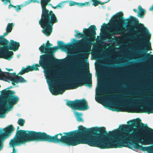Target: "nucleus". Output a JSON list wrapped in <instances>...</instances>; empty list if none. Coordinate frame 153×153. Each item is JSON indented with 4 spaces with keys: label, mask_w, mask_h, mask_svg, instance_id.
<instances>
[{
    "label": "nucleus",
    "mask_w": 153,
    "mask_h": 153,
    "mask_svg": "<svg viewBox=\"0 0 153 153\" xmlns=\"http://www.w3.org/2000/svg\"><path fill=\"white\" fill-rule=\"evenodd\" d=\"M141 121L137 119L130 121L131 125H120L117 136L115 129V148L126 146L131 141L135 149L153 153V146L143 147L138 144L147 145L153 143V129L144 126Z\"/></svg>",
    "instance_id": "1"
},
{
    "label": "nucleus",
    "mask_w": 153,
    "mask_h": 153,
    "mask_svg": "<svg viewBox=\"0 0 153 153\" xmlns=\"http://www.w3.org/2000/svg\"><path fill=\"white\" fill-rule=\"evenodd\" d=\"M18 126L16 134L11 140L10 144L12 146L20 145L25 143L33 141H46L56 143H61L68 146L78 145V130L60 133L52 136L45 132L19 130Z\"/></svg>",
    "instance_id": "2"
},
{
    "label": "nucleus",
    "mask_w": 153,
    "mask_h": 153,
    "mask_svg": "<svg viewBox=\"0 0 153 153\" xmlns=\"http://www.w3.org/2000/svg\"><path fill=\"white\" fill-rule=\"evenodd\" d=\"M137 19L131 16L130 18L124 19L122 12L115 14V35L124 36H116L115 38H151V34L147 27Z\"/></svg>",
    "instance_id": "3"
},
{
    "label": "nucleus",
    "mask_w": 153,
    "mask_h": 153,
    "mask_svg": "<svg viewBox=\"0 0 153 153\" xmlns=\"http://www.w3.org/2000/svg\"><path fill=\"white\" fill-rule=\"evenodd\" d=\"M112 42V71H108L106 73L105 88L102 93L105 94L101 97H96L95 100L107 108L115 111V39H82Z\"/></svg>",
    "instance_id": "4"
},
{
    "label": "nucleus",
    "mask_w": 153,
    "mask_h": 153,
    "mask_svg": "<svg viewBox=\"0 0 153 153\" xmlns=\"http://www.w3.org/2000/svg\"><path fill=\"white\" fill-rule=\"evenodd\" d=\"M79 63V67L75 69L76 70V72H73L74 75H79V76L70 82L72 84L71 85L67 84L63 85V83L61 82H58L55 89L50 90L53 95H56L59 94H62L65 90L76 89L78 87L83 85L87 86L89 88L92 87V74L90 73L88 62L87 63L88 70L86 72L83 70V68L82 67L83 63L80 61Z\"/></svg>",
    "instance_id": "5"
},
{
    "label": "nucleus",
    "mask_w": 153,
    "mask_h": 153,
    "mask_svg": "<svg viewBox=\"0 0 153 153\" xmlns=\"http://www.w3.org/2000/svg\"><path fill=\"white\" fill-rule=\"evenodd\" d=\"M97 30L95 25H91L88 28H84L82 33L75 30L74 36L76 38H115V15L112 16L108 23L102 24L100 35L96 38Z\"/></svg>",
    "instance_id": "6"
},
{
    "label": "nucleus",
    "mask_w": 153,
    "mask_h": 153,
    "mask_svg": "<svg viewBox=\"0 0 153 153\" xmlns=\"http://www.w3.org/2000/svg\"><path fill=\"white\" fill-rule=\"evenodd\" d=\"M51 0H41L42 13L39 24L43 29L42 32L47 36H49L53 31L54 24L58 22V19L53 12L49 10L46 7Z\"/></svg>",
    "instance_id": "7"
},
{
    "label": "nucleus",
    "mask_w": 153,
    "mask_h": 153,
    "mask_svg": "<svg viewBox=\"0 0 153 153\" xmlns=\"http://www.w3.org/2000/svg\"><path fill=\"white\" fill-rule=\"evenodd\" d=\"M59 47L56 46L53 47H50L52 45L50 43H48L45 45H42L39 48V50L41 53H45L43 58L45 62V66L48 68L52 65L56 64H60L63 62V59H56L54 56L53 53L59 48L65 50H68L73 47L71 44H65L62 42H60L58 44Z\"/></svg>",
    "instance_id": "8"
},
{
    "label": "nucleus",
    "mask_w": 153,
    "mask_h": 153,
    "mask_svg": "<svg viewBox=\"0 0 153 153\" xmlns=\"http://www.w3.org/2000/svg\"><path fill=\"white\" fill-rule=\"evenodd\" d=\"M1 92L2 95L4 99L5 102L4 103L0 104V118L4 117V112L5 110L7 108V107H5L6 105H7V103H9V106L12 107L13 105L17 103L19 100V98L18 97L13 95L15 94L14 91L4 90Z\"/></svg>",
    "instance_id": "9"
},
{
    "label": "nucleus",
    "mask_w": 153,
    "mask_h": 153,
    "mask_svg": "<svg viewBox=\"0 0 153 153\" xmlns=\"http://www.w3.org/2000/svg\"><path fill=\"white\" fill-rule=\"evenodd\" d=\"M43 56V55L40 56V59L39 61V64H36L34 65H32V66L28 65L26 68L23 67L18 74L23 75L29 71L39 70L38 67L41 66L42 68L45 69L44 71L45 74L47 75L50 78H52L53 70L52 68H47V67L45 65L46 64L45 63V62L44 59L43 58L44 57Z\"/></svg>",
    "instance_id": "10"
},
{
    "label": "nucleus",
    "mask_w": 153,
    "mask_h": 153,
    "mask_svg": "<svg viewBox=\"0 0 153 153\" xmlns=\"http://www.w3.org/2000/svg\"><path fill=\"white\" fill-rule=\"evenodd\" d=\"M134 101V100L128 97H122L121 99L120 103L117 105L115 100V111L118 112L126 111L128 112H138L133 111L137 107L136 105L133 103V102Z\"/></svg>",
    "instance_id": "11"
},
{
    "label": "nucleus",
    "mask_w": 153,
    "mask_h": 153,
    "mask_svg": "<svg viewBox=\"0 0 153 153\" xmlns=\"http://www.w3.org/2000/svg\"><path fill=\"white\" fill-rule=\"evenodd\" d=\"M66 105L74 110L84 111L88 109L89 106L87 101L84 99L82 100L76 99L74 101H68Z\"/></svg>",
    "instance_id": "12"
},
{
    "label": "nucleus",
    "mask_w": 153,
    "mask_h": 153,
    "mask_svg": "<svg viewBox=\"0 0 153 153\" xmlns=\"http://www.w3.org/2000/svg\"><path fill=\"white\" fill-rule=\"evenodd\" d=\"M149 71L151 72L150 76L151 78L150 83L148 84V88L150 90L149 94L151 95H153V68L152 66H150ZM147 99L150 101L151 103L153 104V96H148L146 97ZM149 110H151L148 111H142L141 112L147 113L148 114L153 113V106H151L149 108Z\"/></svg>",
    "instance_id": "13"
},
{
    "label": "nucleus",
    "mask_w": 153,
    "mask_h": 153,
    "mask_svg": "<svg viewBox=\"0 0 153 153\" xmlns=\"http://www.w3.org/2000/svg\"><path fill=\"white\" fill-rule=\"evenodd\" d=\"M6 79L12 81L13 85H15V83H24L26 82V81L22 76H19L17 75L15 73H13L7 74L6 76Z\"/></svg>",
    "instance_id": "14"
},
{
    "label": "nucleus",
    "mask_w": 153,
    "mask_h": 153,
    "mask_svg": "<svg viewBox=\"0 0 153 153\" xmlns=\"http://www.w3.org/2000/svg\"><path fill=\"white\" fill-rule=\"evenodd\" d=\"M10 44L8 50H12L14 51H17L20 46L19 42L14 41L13 40H10Z\"/></svg>",
    "instance_id": "15"
},
{
    "label": "nucleus",
    "mask_w": 153,
    "mask_h": 153,
    "mask_svg": "<svg viewBox=\"0 0 153 153\" xmlns=\"http://www.w3.org/2000/svg\"><path fill=\"white\" fill-rule=\"evenodd\" d=\"M143 45L146 47V46L148 48V50H145V52H146V57L147 59H150L153 61V54H151L148 53H147L148 50H152V48L151 47V43L150 42L143 43Z\"/></svg>",
    "instance_id": "16"
},
{
    "label": "nucleus",
    "mask_w": 153,
    "mask_h": 153,
    "mask_svg": "<svg viewBox=\"0 0 153 153\" xmlns=\"http://www.w3.org/2000/svg\"><path fill=\"white\" fill-rule=\"evenodd\" d=\"M75 5H78L80 7H82L86 5L87 6H89V2H85L84 3L76 2L73 1H69V6H72Z\"/></svg>",
    "instance_id": "17"
},
{
    "label": "nucleus",
    "mask_w": 153,
    "mask_h": 153,
    "mask_svg": "<svg viewBox=\"0 0 153 153\" xmlns=\"http://www.w3.org/2000/svg\"><path fill=\"white\" fill-rule=\"evenodd\" d=\"M14 25V24L13 23H8L7 24L6 29V32L4 33L3 35L4 36V38L11 31Z\"/></svg>",
    "instance_id": "18"
},
{
    "label": "nucleus",
    "mask_w": 153,
    "mask_h": 153,
    "mask_svg": "<svg viewBox=\"0 0 153 153\" xmlns=\"http://www.w3.org/2000/svg\"><path fill=\"white\" fill-rule=\"evenodd\" d=\"M9 43V41L7 39H0V44L4 46L3 50H8Z\"/></svg>",
    "instance_id": "19"
},
{
    "label": "nucleus",
    "mask_w": 153,
    "mask_h": 153,
    "mask_svg": "<svg viewBox=\"0 0 153 153\" xmlns=\"http://www.w3.org/2000/svg\"><path fill=\"white\" fill-rule=\"evenodd\" d=\"M5 52L4 58L8 60H10L12 57L13 55V52L12 51H9L8 50H3Z\"/></svg>",
    "instance_id": "20"
},
{
    "label": "nucleus",
    "mask_w": 153,
    "mask_h": 153,
    "mask_svg": "<svg viewBox=\"0 0 153 153\" xmlns=\"http://www.w3.org/2000/svg\"><path fill=\"white\" fill-rule=\"evenodd\" d=\"M10 3V4L9 5L8 8L10 9L11 7H14L15 9L16 10L17 12H19L20 9H21V8L22 7H23L25 6V5H23V4H20V5H17L16 6H15L11 4V2Z\"/></svg>",
    "instance_id": "21"
},
{
    "label": "nucleus",
    "mask_w": 153,
    "mask_h": 153,
    "mask_svg": "<svg viewBox=\"0 0 153 153\" xmlns=\"http://www.w3.org/2000/svg\"><path fill=\"white\" fill-rule=\"evenodd\" d=\"M138 8L139 11L138 16L141 18H143L145 14V10L143 9L140 5L138 6Z\"/></svg>",
    "instance_id": "22"
},
{
    "label": "nucleus",
    "mask_w": 153,
    "mask_h": 153,
    "mask_svg": "<svg viewBox=\"0 0 153 153\" xmlns=\"http://www.w3.org/2000/svg\"><path fill=\"white\" fill-rule=\"evenodd\" d=\"M90 3V2H93L92 5L95 7L97 6L99 4L103 5L104 4L106 3L107 2H102L100 1L97 0H91L89 2H88Z\"/></svg>",
    "instance_id": "23"
},
{
    "label": "nucleus",
    "mask_w": 153,
    "mask_h": 153,
    "mask_svg": "<svg viewBox=\"0 0 153 153\" xmlns=\"http://www.w3.org/2000/svg\"><path fill=\"white\" fill-rule=\"evenodd\" d=\"M75 115L76 118L78 122H83L84 121L82 117V114L81 113L75 112Z\"/></svg>",
    "instance_id": "24"
},
{
    "label": "nucleus",
    "mask_w": 153,
    "mask_h": 153,
    "mask_svg": "<svg viewBox=\"0 0 153 153\" xmlns=\"http://www.w3.org/2000/svg\"><path fill=\"white\" fill-rule=\"evenodd\" d=\"M9 74H10L9 72L2 71L0 68V79H2L3 78L6 79V76Z\"/></svg>",
    "instance_id": "25"
},
{
    "label": "nucleus",
    "mask_w": 153,
    "mask_h": 153,
    "mask_svg": "<svg viewBox=\"0 0 153 153\" xmlns=\"http://www.w3.org/2000/svg\"><path fill=\"white\" fill-rule=\"evenodd\" d=\"M49 5L50 6H51L54 9H56L58 7H59L61 8H62L64 5V4H63V2H60L59 3V4H58L56 6H53V5L51 4H49Z\"/></svg>",
    "instance_id": "26"
},
{
    "label": "nucleus",
    "mask_w": 153,
    "mask_h": 153,
    "mask_svg": "<svg viewBox=\"0 0 153 153\" xmlns=\"http://www.w3.org/2000/svg\"><path fill=\"white\" fill-rule=\"evenodd\" d=\"M150 39H115V43H117L118 40H149Z\"/></svg>",
    "instance_id": "27"
},
{
    "label": "nucleus",
    "mask_w": 153,
    "mask_h": 153,
    "mask_svg": "<svg viewBox=\"0 0 153 153\" xmlns=\"http://www.w3.org/2000/svg\"><path fill=\"white\" fill-rule=\"evenodd\" d=\"M25 122V120L24 119L20 118L18 120L17 123L20 126H22L24 125Z\"/></svg>",
    "instance_id": "28"
},
{
    "label": "nucleus",
    "mask_w": 153,
    "mask_h": 153,
    "mask_svg": "<svg viewBox=\"0 0 153 153\" xmlns=\"http://www.w3.org/2000/svg\"><path fill=\"white\" fill-rule=\"evenodd\" d=\"M104 57L107 61H108L110 57L109 53L108 52L105 53L104 54Z\"/></svg>",
    "instance_id": "29"
},
{
    "label": "nucleus",
    "mask_w": 153,
    "mask_h": 153,
    "mask_svg": "<svg viewBox=\"0 0 153 153\" xmlns=\"http://www.w3.org/2000/svg\"><path fill=\"white\" fill-rule=\"evenodd\" d=\"M36 1V0H28L26 1L25 4H23V5H25V6L30 3L31 2H35Z\"/></svg>",
    "instance_id": "30"
},
{
    "label": "nucleus",
    "mask_w": 153,
    "mask_h": 153,
    "mask_svg": "<svg viewBox=\"0 0 153 153\" xmlns=\"http://www.w3.org/2000/svg\"><path fill=\"white\" fill-rule=\"evenodd\" d=\"M1 1L2 2H4V4L5 5H7L8 3H10V0H1Z\"/></svg>",
    "instance_id": "31"
},
{
    "label": "nucleus",
    "mask_w": 153,
    "mask_h": 153,
    "mask_svg": "<svg viewBox=\"0 0 153 153\" xmlns=\"http://www.w3.org/2000/svg\"><path fill=\"white\" fill-rule=\"evenodd\" d=\"M101 55V53L98 52H96L94 53V56L97 58H99Z\"/></svg>",
    "instance_id": "32"
},
{
    "label": "nucleus",
    "mask_w": 153,
    "mask_h": 153,
    "mask_svg": "<svg viewBox=\"0 0 153 153\" xmlns=\"http://www.w3.org/2000/svg\"><path fill=\"white\" fill-rule=\"evenodd\" d=\"M10 145V146L11 147H13V153H16V150L15 149V148H14V147L16 146H17L18 145H16V146H12V145H11V144H10V143H9Z\"/></svg>",
    "instance_id": "33"
},
{
    "label": "nucleus",
    "mask_w": 153,
    "mask_h": 153,
    "mask_svg": "<svg viewBox=\"0 0 153 153\" xmlns=\"http://www.w3.org/2000/svg\"><path fill=\"white\" fill-rule=\"evenodd\" d=\"M89 53H85L84 54V55L85 56H87V57H88L89 54Z\"/></svg>",
    "instance_id": "34"
},
{
    "label": "nucleus",
    "mask_w": 153,
    "mask_h": 153,
    "mask_svg": "<svg viewBox=\"0 0 153 153\" xmlns=\"http://www.w3.org/2000/svg\"><path fill=\"white\" fill-rule=\"evenodd\" d=\"M13 88V87L12 86H10V87H9L5 89V90H7V89H10L11 88Z\"/></svg>",
    "instance_id": "35"
},
{
    "label": "nucleus",
    "mask_w": 153,
    "mask_h": 153,
    "mask_svg": "<svg viewBox=\"0 0 153 153\" xmlns=\"http://www.w3.org/2000/svg\"><path fill=\"white\" fill-rule=\"evenodd\" d=\"M149 10L151 11H153V5H152V6H151L150 9Z\"/></svg>",
    "instance_id": "36"
},
{
    "label": "nucleus",
    "mask_w": 153,
    "mask_h": 153,
    "mask_svg": "<svg viewBox=\"0 0 153 153\" xmlns=\"http://www.w3.org/2000/svg\"><path fill=\"white\" fill-rule=\"evenodd\" d=\"M6 69L7 70L9 71H13V70L12 69H8V68H6Z\"/></svg>",
    "instance_id": "37"
},
{
    "label": "nucleus",
    "mask_w": 153,
    "mask_h": 153,
    "mask_svg": "<svg viewBox=\"0 0 153 153\" xmlns=\"http://www.w3.org/2000/svg\"><path fill=\"white\" fill-rule=\"evenodd\" d=\"M133 10L135 13H137V10L135 9H134Z\"/></svg>",
    "instance_id": "38"
},
{
    "label": "nucleus",
    "mask_w": 153,
    "mask_h": 153,
    "mask_svg": "<svg viewBox=\"0 0 153 153\" xmlns=\"http://www.w3.org/2000/svg\"><path fill=\"white\" fill-rule=\"evenodd\" d=\"M0 38H4V36H3V35L0 36Z\"/></svg>",
    "instance_id": "39"
},
{
    "label": "nucleus",
    "mask_w": 153,
    "mask_h": 153,
    "mask_svg": "<svg viewBox=\"0 0 153 153\" xmlns=\"http://www.w3.org/2000/svg\"><path fill=\"white\" fill-rule=\"evenodd\" d=\"M36 2L37 3H39V4H41L40 1H37L36 0Z\"/></svg>",
    "instance_id": "40"
},
{
    "label": "nucleus",
    "mask_w": 153,
    "mask_h": 153,
    "mask_svg": "<svg viewBox=\"0 0 153 153\" xmlns=\"http://www.w3.org/2000/svg\"><path fill=\"white\" fill-rule=\"evenodd\" d=\"M71 60V58H69L68 59H67V61L68 62H69Z\"/></svg>",
    "instance_id": "41"
},
{
    "label": "nucleus",
    "mask_w": 153,
    "mask_h": 153,
    "mask_svg": "<svg viewBox=\"0 0 153 153\" xmlns=\"http://www.w3.org/2000/svg\"><path fill=\"white\" fill-rule=\"evenodd\" d=\"M148 63H149V64L150 65H151V62L149 61H148Z\"/></svg>",
    "instance_id": "42"
},
{
    "label": "nucleus",
    "mask_w": 153,
    "mask_h": 153,
    "mask_svg": "<svg viewBox=\"0 0 153 153\" xmlns=\"http://www.w3.org/2000/svg\"><path fill=\"white\" fill-rule=\"evenodd\" d=\"M115 55H116V51H115ZM116 57H115V60L116 59ZM116 61H115V64H116Z\"/></svg>",
    "instance_id": "43"
},
{
    "label": "nucleus",
    "mask_w": 153,
    "mask_h": 153,
    "mask_svg": "<svg viewBox=\"0 0 153 153\" xmlns=\"http://www.w3.org/2000/svg\"><path fill=\"white\" fill-rule=\"evenodd\" d=\"M116 74V72L115 71V74ZM116 78V76H115V78ZM115 82H116V79L115 78Z\"/></svg>",
    "instance_id": "44"
},
{
    "label": "nucleus",
    "mask_w": 153,
    "mask_h": 153,
    "mask_svg": "<svg viewBox=\"0 0 153 153\" xmlns=\"http://www.w3.org/2000/svg\"><path fill=\"white\" fill-rule=\"evenodd\" d=\"M110 0H108L107 1H106V2H108Z\"/></svg>",
    "instance_id": "45"
},
{
    "label": "nucleus",
    "mask_w": 153,
    "mask_h": 153,
    "mask_svg": "<svg viewBox=\"0 0 153 153\" xmlns=\"http://www.w3.org/2000/svg\"><path fill=\"white\" fill-rule=\"evenodd\" d=\"M75 39H73V40H75Z\"/></svg>",
    "instance_id": "46"
},
{
    "label": "nucleus",
    "mask_w": 153,
    "mask_h": 153,
    "mask_svg": "<svg viewBox=\"0 0 153 153\" xmlns=\"http://www.w3.org/2000/svg\"><path fill=\"white\" fill-rule=\"evenodd\" d=\"M117 49V48H116V47H115V50H116V49Z\"/></svg>",
    "instance_id": "47"
},
{
    "label": "nucleus",
    "mask_w": 153,
    "mask_h": 153,
    "mask_svg": "<svg viewBox=\"0 0 153 153\" xmlns=\"http://www.w3.org/2000/svg\"><path fill=\"white\" fill-rule=\"evenodd\" d=\"M14 153L12 152V153Z\"/></svg>",
    "instance_id": "48"
}]
</instances>
